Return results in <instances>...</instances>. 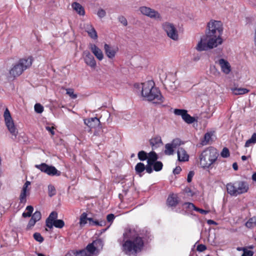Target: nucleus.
I'll list each match as a JSON object with an SVG mask.
<instances>
[{
    "label": "nucleus",
    "mask_w": 256,
    "mask_h": 256,
    "mask_svg": "<svg viewBox=\"0 0 256 256\" xmlns=\"http://www.w3.org/2000/svg\"><path fill=\"white\" fill-rule=\"evenodd\" d=\"M72 8L80 16H84L85 14V11L84 7L79 3L74 2L72 4Z\"/></svg>",
    "instance_id": "22"
},
{
    "label": "nucleus",
    "mask_w": 256,
    "mask_h": 256,
    "mask_svg": "<svg viewBox=\"0 0 256 256\" xmlns=\"http://www.w3.org/2000/svg\"><path fill=\"white\" fill-rule=\"evenodd\" d=\"M163 166V164L161 162L156 161L154 165V170L156 172L160 170Z\"/></svg>",
    "instance_id": "37"
},
{
    "label": "nucleus",
    "mask_w": 256,
    "mask_h": 256,
    "mask_svg": "<svg viewBox=\"0 0 256 256\" xmlns=\"http://www.w3.org/2000/svg\"><path fill=\"white\" fill-rule=\"evenodd\" d=\"M145 170V166L142 162H138L135 166L136 173L140 176H142L141 173Z\"/></svg>",
    "instance_id": "26"
},
{
    "label": "nucleus",
    "mask_w": 256,
    "mask_h": 256,
    "mask_svg": "<svg viewBox=\"0 0 256 256\" xmlns=\"http://www.w3.org/2000/svg\"><path fill=\"white\" fill-rule=\"evenodd\" d=\"M167 204L169 206H176L178 204V197L176 195H170L167 199Z\"/></svg>",
    "instance_id": "23"
},
{
    "label": "nucleus",
    "mask_w": 256,
    "mask_h": 256,
    "mask_svg": "<svg viewBox=\"0 0 256 256\" xmlns=\"http://www.w3.org/2000/svg\"><path fill=\"white\" fill-rule=\"evenodd\" d=\"M177 154L178 160L180 162H186L188 160L189 156L183 148H178Z\"/></svg>",
    "instance_id": "19"
},
{
    "label": "nucleus",
    "mask_w": 256,
    "mask_h": 256,
    "mask_svg": "<svg viewBox=\"0 0 256 256\" xmlns=\"http://www.w3.org/2000/svg\"><path fill=\"white\" fill-rule=\"evenodd\" d=\"M232 90L235 95L244 94L249 92V90L246 88H232Z\"/></svg>",
    "instance_id": "25"
},
{
    "label": "nucleus",
    "mask_w": 256,
    "mask_h": 256,
    "mask_svg": "<svg viewBox=\"0 0 256 256\" xmlns=\"http://www.w3.org/2000/svg\"><path fill=\"white\" fill-rule=\"evenodd\" d=\"M24 70L20 66V65L18 62L10 69V74L13 77H16L20 76L24 72Z\"/></svg>",
    "instance_id": "18"
},
{
    "label": "nucleus",
    "mask_w": 256,
    "mask_h": 256,
    "mask_svg": "<svg viewBox=\"0 0 256 256\" xmlns=\"http://www.w3.org/2000/svg\"><path fill=\"white\" fill-rule=\"evenodd\" d=\"M75 256H89L88 254L86 253V250H83L79 252H78L76 254H75Z\"/></svg>",
    "instance_id": "56"
},
{
    "label": "nucleus",
    "mask_w": 256,
    "mask_h": 256,
    "mask_svg": "<svg viewBox=\"0 0 256 256\" xmlns=\"http://www.w3.org/2000/svg\"><path fill=\"white\" fill-rule=\"evenodd\" d=\"M182 169L180 166H176L173 171V172L175 174H177L180 173L181 172Z\"/></svg>",
    "instance_id": "61"
},
{
    "label": "nucleus",
    "mask_w": 256,
    "mask_h": 256,
    "mask_svg": "<svg viewBox=\"0 0 256 256\" xmlns=\"http://www.w3.org/2000/svg\"><path fill=\"white\" fill-rule=\"evenodd\" d=\"M84 123L90 128H96L101 125L100 120L96 117L84 119Z\"/></svg>",
    "instance_id": "16"
},
{
    "label": "nucleus",
    "mask_w": 256,
    "mask_h": 256,
    "mask_svg": "<svg viewBox=\"0 0 256 256\" xmlns=\"http://www.w3.org/2000/svg\"><path fill=\"white\" fill-rule=\"evenodd\" d=\"M88 221L90 225V226H102L105 224V221L104 220H100L98 221L96 220H94L92 218H88Z\"/></svg>",
    "instance_id": "28"
},
{
    "label": "nucleus",
    "mask_w": 256,
    "mask_h": 256,
    "mask_svg": "<svg viewBox=\"0 0 256 256\" xmlns=\"http://www.w3.org/2000/svg\"><path fill=\"white\" fill-rule=\"evenodd\" d=\"M66 94L72 98H76L77 95L74 94V90L72 88H66Z\"/></svg>",
    "instance_id": "44"
},
{
    "label": "nucleus",
    "mask_w": 256,
    "mask_h": 256,
    "mask_svg": "<svg viewBox=\"0 0 256 256\" xmlns=\"http://www.w3.org/2000/svg\"><path fill=\"white\" fill-rule=\"evenodd\" d=\"M214 134L212 132H208L205 134L204 138L201 141V144L202 146H205L210 144L212 141V136Z\"/></svg>",
    "instance_id": "24"
},
{
    "label": "nucleus",
    "mask_w": 256,
    "mask_h": 256,
    "mask_svg": "<svg viewBox=\"0 0 256 256\" xmlns=\"http://www.w3.org/2000/svg\"><path fill=\"white\" fill-rule=\"evenodd\" d=\"M41 213L39 211H36L35 212L32 214V218L35 220L36 222L38 221L41 218Z\"/></svg>",
    "instance_id": "45"
},
{
    "label": "nucleus",
    "mask_w": 256,
    "mask_h": 256,
    "mask_svg": "<svg viewBox=\"0 0 256 256\" xmlns=\"http://www.w3.org/2000/svg\"><path fill=\"white\" fill-rule=\"evenodd\" d=\"M223 32L222 23L219 20H210L207 24L206 35L201 38L196 48L198 51L207 50L222 43L221 36Z\"/></svg>",
    "instance_id": "1"
},
{
    "label": "nucleus",
    "mask_w": 256,
    "mask_h": 256,
    "mask_svg": "<svg viewBox=\"0 0 256 256\" xmlns=\"http://www.w3.org/2000/svg\"><path fill=\"white\" fill-rule=\"evenodd\" d=\"M34 108L35 112L38 114H41L44 111V107L40 104H36Z\"/></svg>",
    "instance_id": "40"
},
{
    "label": "nucleus",
    "mask_w": 256,
    "mask_h": 256,
    "mask_svg": "<svg viewBox=\"0 0 256 256\" xmlns=\"http://www.w3.org/2000/svg\"><path fill=\"white\" fill-rule=\"evenodd\" d=\"M139 10L140 13L150 18L156 20H162V16L156 10L150 7L142 6L139 8Z\"/></svg>",
    "instance_id": "9"
},
{
    "label": "nucleus",
    "mask_w": 256,
    "mask_h": 256,
    "mask_svg": "<svg viewBox=\"0 0 256 256\" xmlns=\"http://www.w3.org/2000/svg\"><path fill=\"white\" fill-rule=\"evenodd\" d=\"M52 224V226H54L56 228H62L64 226V222L62 220H56Z\"/></svg>",
    "instance_id": "33"
},
{
    "label": "nucleus",
    "mask_w": 256,
    "mask_h": 256,
    "mask_svg": "<svg viewBox=\"0 0 256 256\" xmlns=\"http://www.w3.org/2000/svg\"><path fill=\"white\" fill-rule=\"evenodd\" d=\"M182 142L179 138L174 139L170 143V144L174 148H176L180 146Z\"/></svg>",
    "instance_id": "42"
},
{
    "label": "nucleus",
    "mask_w": 256,
    "mask_h": 256,
    "mask_svg": "<svg viewBox=\"0 0 256 256\" xmlns=\"http://www.w3.org/2000/svg\"><path fill=\"white\" fill-rule=\"evenodd\" d=\"M97 14L100 18H104L106 16V12L104 9L100 8L98 10L97 12Z\"/></svg>",
    "instance_id": "50"
},
{
    "label": "nucleus",
    "mask_w": 256,
    "mask_h": 256,
    "mask_svg": "<svg viewBox=\"0 0 256 256\" xmlns=\"http://www.w3.org/2000/svg\"><path fill=\"white\" fill-rule=\"evenodd\" d=\"M194 172L193 171H190L188 174L187 177V181L188 182H190L192 180V178L194 176Z\"/></svg>",
    "instance_id": "55"
},
{
    "label": "nucleus",
    "mask_w": 256,
    "mask_h": 256,
    "mask_svg": "<svg viewBox=\"0 0 256 256\" xmlns=\"http://www.w3.org/2000/svg\"><path fill=\"white\" fill-rule=\"evenodd\" d=\"M232 168L235 170H238V166L236 162H234L232 164Z\"/></svg>",
    "instance_id": "63"
},
{
    "label": "nucleus",
    "mask_w": 256,
    "mask_h": 256,
    "mask_svg": "<svg viewBox=\"0 0 256 256\" xmlns=\"http://www.w3.org/2000/svg\"><path fill=\"white\" fill-rule=\"evenodd\" d=\"M226 187L228 193L232 196H237L246 193L249 189L248 182L242 180L228 183Z\"/></svg>",
    "instance_id": "5"
},
{
    "label": "nucleus",
    "mask_w": 256,
    "mask_h": 256,
    "mask_svg": "<svg viewBox=\"0 0 256 256\" xmlns=\"http://www.w3.org/2000/svg\"><path fill=\"white\" fill-rule=\"evenodd\" d=\"M88 34L94 40H96L98 38V36L94 28L91 30Z\"/></svg>",
    "instance_id": "39"
},
{
    "label": "nucleus",
    "mask_w": 256,
    "mask_h": 256,
    "mask_svg": "<svg viewBox=\"0 0 256 256\" xmlns=\"http://www.w3.org/2000/svg\"><path fill=\"white\" fill-rule=\"evenodd\" d=\"M138 159L142 161H144L148 158L146 152L143 150L138 152Z\"/></svg>",
    "instance_id": "36"
},
{
    "label": "nucleus",
    "mask_w": 256,
    "mask_h": 256,
    "mask_svg": "<svg viewBox=\"0 0 256 256\" xmlns=\"http://www.w3.org/2000/svg\"><path fill=\"white\" fill-rule=\"evenodd\" d=\"M148 158L151 159L153 162H156L158 158L156 154L154 152H151L148 154Z\"/></svg>",
    "instance_id": "47"
},
{
    "label": "nucleus",
    "mask_w": 256,
    "mask_h": 256,
    "mask_svg": "<svg viewBox=\"0 0 256 256\" xmlns=\"http://www.w3.org/2000/svg\"><path fill=\"white\" fill-rule=\"evenodd\" d=\"M115 218V216L112 214H108L106 216V220L109 222H112Z\"/></svg>",
    "instance_id": "54"
},
{
    "label": "nucleus",
    "mask_w": 256,
    "mask_h": 256,
    "mask_svg": "<svg viewBox=\"0 0 256 256\" xmlns=\"http://www.w3.org/2000/svg\"><path fill=\"white\" fill-rule=\"evenodd\" d=\"M35 167L50 176H59L60 175V172L52 166H48L45 163H42L40 164H36Z\"/></svg>",
    "instance_id": "8"
},
{
    "label": "nucleus",
    "mask_w": 256,
    "mask_h": 256,
    "mask_svg": "<svg viewBox=\"0 0 256 256\" xmlns=\"http://www.w3.org/2000/svg\"><path fill=\"white\" fill-rule=\"evenodd\" d=\"M220 156L224 158H228L230 156L228 149L227 148H224L220 153Z\"/></svg>",
    "instance_id": "43"
},
{
    "label": "nucleus",
    "mask_w": 256,
    "mask_h": 256,
    "mask_svg": "<svg viewBox=\"0 0 256 256\" xmlns=\"http://www.w3.org/2000/svg\"><path fill=\"white\" fill-rule=\"evenodd\" d=\"M46 129L48 132H50L52 136H54L55 134L54 131V127H52V126L50 127V126H47L46 127Z\"/></svg>",
    "instance_id": "58"
},
{
    "label": "nucleus",
    "mask_w": 256,
    "mask_h": 256,
    "mask_svg": "<svg viewBox=\"0 0 256 256\" xmlns=\"http://www.w3.org/2000/svg\"><path fill=\"white\" fill-rule=\"evenodd\" d=\"M206 249V247L205 245L202 244H198L197 246L196 250L200 252H202Z\"/></svg>",
    "instance_id": "53"
},
{
    "label": "nucleus",
    "mask_w": 256,
    "mask_h": 256,
    "mask_svg": "<svg viewBox=\"0 0 256 256\" xmlns=\"http://www.w3.org/2000/svg\"><path fill=\"white\" fill-rule=\"evenodd\" d=\"M219 154L213 147H209L204 150L200 155V164L204 168H212L216 161Z\"/></svg>",
    "instance_id": "4"
},
{
    "label": "nucleus",
    "mask_w": 256,
    "mask_h": 256,
    "mask_svg": "<svg viewBox=\"0 0 256 256\" xmlns=\"http://www.w3.org/2000/svg\"><path fill=\"white\" fill-rule=\"evenodd\" d=\"M244 253L242 256H252L254 252L252 250H248L246 248H243Z\"/></svg>",
    "instance_id": "52"
},
{
    "label": "nucleus",
    "mask_w": 256,
    "mask_h": 256,
    "mask_svg": "<svg viewBox=\"0 0 256 256\" xmlns=\"http://www.w3.org/2000/svg\"><path fill=\"white\" fill-rule=\"evenodd\" d=\"M32 56H28L20 58L18 62L20 65V66L24 70H25L32 66Z\"/></svg>",
    "instance_id": "17"
},
{
    "label": "nucleus",
    "mask_w": 256,
    "mask_h": 256,
    "mask_svg": "<svg viewBox=\"0 0 256 256\" xmlns=\"http://www.w3.org/2000/svg\"><path fill=\"white\" fill-rule=\"evenodd\" d=\"M58 218V214L56 212H52L49 215L48 217L46 218V226L49 228H52V224Z\"/></svg>",
    "instance_id": "20"
},
{
    "label": "nucleus",
    "mask_w": 256,
    "mask_h": 256,
    "mask_svg": "<svg viewBox=\"0 0 256 256\" xmlns=\"http://www.w3.org/2000/svg\"><path fill=\"white\" fill-rule=\"evenodd\" d=\"M88 48L98 60H102L104 58V54L102 50L95 44L90 43L88 45Z\"/></svg>",
    "instance_id": "14"
},
{
    "label": "nucleus",
    "mask_w": 256,
    "mask_h": 256,
    "mask_svg": "<svg viewBox=\"0 0 256 256\" xmlns=\"http://www.w3.org/2000/svg\"><path fill=\"white\" fill-rule=\"evenodd\" d=\"M30 184V182L26 181L22 186V190L20 195V204H24L26 202V196L30 194V190L28 186Z\"/></svg>",
    "instance_id": "11"
},
{
    "label": "nucleus",
    "mask_w": 256,
    "mask_h": 256,
    "mask_svg": "<svg viewBox=\"0 0 256 256\" xmlns=\"http://www.w3.org/2000/svg\"><path fill=\"white\" fill-rule=\"evenodd\" d=\"M150 143L152 148H157L162 144L161 137L160 136L152 138L150 140Z\"/></svg>",
    "instance_id": "21"
},
{
    "label": "nucleus",
    "mask_w": 256,
    "mask_h": 256,
    "mask_svg": "<svg viewBox=\"0 0 256 256\" xmlns=\"http://www.w3.org/2000/svg\"><path fill=\"white\" fill-rule=\"evenodd\" d=\"M142 86V94L148 100H156V103L162 102L163 96L160 90L154 87L153 81L148 80L141 84Z\"/></svg>",
    "instance_id": "3"
},
{
    "label": "nucleus",
    "mask_w": 256,
    "mask_h": 256,
    "mask_svg": "<svg viewBox=\"0 0 256 256\" xmlns=\"http://www.w3.org/2000/svg\"><path fill=\"white\" fill-rule=\"evenodd\" d=\"M187 110L182 109H175L174 110V114L176 116H180L182 118Z\"/></svg>",
    "instance_id": "41"
},
{
    "label": "nucleus",
    "mask_w": 256,
    "mask_h": 256,
    "mask_svg": "<svg viewBox=\"0 0 256 256\" xmlns=\"http://www.w3.org/2000/svg\"><path fill=\"white\" fill-rule=\"evenodd\" d=\"M246 226L248 228H252L256 226V216L250 218L246 223Z\"/></svg>",
    "instance_id": "32"
},
{
    "label": "nucleus",
    "mask_w": 256,
    "mask_h": 256,
    "mask_svg": "<svg viewBox=\"0 0 256 256\" xmlns=\"http://www.w3.org/2000/svg\"><path fill=\"white\" fill-rule=\"evenodd\" d=\"M33 236L34 240L39 242H42L44 240L43 237L39 232H35Z\"/></svg>",
    "instance_id": "38"
},
{
    "label": "nucleus",
    "mask_w": 256,
    "mask_h": 256,
    "mask_svg": "<svg viewBox=\"0 0 256 256\" xmlns=\"http://www.w3.org/2000/svg\"><path fill=\"white\" fill-rule=\"evenodd\" d=\"M104 48L106 54L110 59H113L118 51L117 47L112 46L107 44H104Z\"/></svg>",
    "instance_id": "13"
},
{
    "label": "nucleus",
    "mask_w": 256,
    "mask_h": 256,
    "mask_svg": "<svg viewBox=\"0 0 256 256\" xmlns=\"http://www.w3.org/2000/svg\"><path fill=\"white\" fill-rule=\"evenodd\" d=\"M184 206H186V208L190 210H194L196 208V206L191 202H185L184 204Z\"/></svg>",
    "instance_id": "49"
},
{
    "label": "nucleus",
    "mask_w": 256,
    "mask_h": 256,
    "mask_svg": "<svg viewBox=\"0 0 256 256\" xmlns=\"http://www.w3.org/2000/svg\"><path fill=\"white\" fill-rule=\"evenodd\" d=\"M84 28H85V30H86V32L88 33L91 30L94 28L93 27V26L91 24H86V26H84Z\"/></svg>",
    "instance_id": "57"
},
{
    "label": "nucleus",
    "mask_w": 256,
    "mask_h": 256,
    "mask_svg": "<svg viewBox=\"0 0 256 256\" xmlns=\"http://www.w3.org/2000/svg\"><path fill=\"white\" fill-rule=\"evenodd\" d=\"M118 20L124 26H126L128 25L127 20L124 16H118Z\"/></svg>",
    "instance_id": "48"
},
{
    "label": "nucleus",
    "mask_w": 256,
    "mask_h": 256,
    "mask_svg": "<svg viewBox=\"0 0 256 256\" xmlns=\"http://www.w3.org/2000/svg\"><path fill=\"white\" fill-rule=\"evenodd\" d=\"M145 170L146 172L148 174H151L153 171L152 168V166L146 165L145 166Z\"/></svg>",
    "instance_id": "60"
},
{
    "label": "nucleus",
    "mask_w": 256,
    "mask_h": 256,
    "mask_svg": "<svg viewBox=\"0 0 256 256\" xmlns=\"http://www.w3.org/2000/svg\"><path fill=\"white\" fill-rule=\"evenodd\" d=\"M96 130L94 133V135L96 136H100L102 134L103 131L102 130V127L101 125L99 127H97L96 128Z\"/></svg>",
    "instance_id": "46"
},
{
    "label": "nucleus",
    "mask_w": 256,
    "mask_h": 256,
    "mask_svg": "<svg viewBox=\"0 0 256 256\" xmlns=\"http://www.w3.org/2000/svg\"><path fill=\"white\" fill-rule=\"evenodd\" d=\"M123 236L124 242L122 244V250L126 254L136 255L142 251L144 246V240L134 230H126Z\"/></svg>",
    "instance_id": "2"
},
{
    "label": "nucleus",
    "mask_w": 256,
    "mask_h": 256,
    "mask_svg": "<svg viewBox=\"0 0 256 256\" xmlns=\"http://www.w3.org/2000/svg\"><path fill=\"white\" fill-rule=\"evenodd\" d=\"M162 28L168 38L175 41L178 40V32L174 24L165 22L162 24Z\"/></svg>",
    "instance_id": "7"
},
{
    "label": "nucleus",
    "mask_w": 256,
    "mask_h": 256,
    "mask_svg": "<svg viewBox=\"0 0 256 256\" xmlns=\"http://www.w3.org/2000/svg\"><path fill=\"white\" fill-rule=\"evenodd\" d=\"M156 162H153L151 159L148 158L147 160V163L148 166H154V164Z\"/></svg>",
    "instance_id": "62"
},
{
    "label": "nucleus",
    "mask_w": 256,
    "mask_h": 256,
    "mask_svg": "<svg viewBox=\"0 0 256 256\" xmlns=\"http://www.w3.org/2000/svg\"><path fill=\"white\" fill-rule=\"evenodd\" d=\"M87 215L86 212H83L80 216L79 224L82 228L87 223V220H88L89 218L87 217Z\"/></svg>",
    "instance_id": "27"
},
{
    "label": "nucleus",
    "mask_w": 256,
    "mask_h": 256,
    "mask_svg": "<svg viewBox=\"0 0 256 256\" xmlns=\"http://www.w3.org/2000/svg\"><path fill=\"white\" fill-rule=\"evenodd\" d=\"M4 119L6 125L8 130L10 132V134L12 136H14L16 138L18 134V130L16 128L8 108H6L5 110L4 114Z\"/></svg>",
    "instance_id": "6"
},
{
    "label": "nucleus",
    "mask_w": 256,
    "mask_h": 256,
    "mask_svg": "<svg viewBox=\"0 0 256 256\" xmlns=\"http://www.w3.org/2000/svg\"><path fill=\"white\" fill-rule=\"evenodd\" d=\"M26 210H27V212H24L22 214L24 218L30 217L34 210V208L32 206H28L26 208Z\"/></svg>",
    "instance_id": "34"
},
{
    "label": "nucleus",
    "mask_w": 256,
    "mask_h": 256,
    "mask_svg": "<svg viewBox=\"0 0 256 256\" xmlns=\"http://www.w3.org/2000/svg\"><path fill=\"white\" fill-rule=\"evenodd\" d=\"M102 241L98 239L93 242L92 243L88 244L85 250L88 254L90 256L91 254H93L98 246L102 247Z\"/></svg>",
    "instance_id": "12"
},
{
    "label": "nucleus",
    "mask_w": 256,
    "mask_h": 256,
    "mask_svg": "<svg viewBox=\"0 0 256 256\" xmlns=\"http://www.w3.org/2000/svg\"><path fill=\"white\" fill-rule=\"evenodd\" d=\"M36 221L35 220H34L32 218L30 219V220H29L28 222V224L27 225V226H26V230H28L32 228V227L33 226H34V225L36 223Z\"/></svg>",
    "instance_id": "51"
},
{
    "label": "nucleus",
    "mask_w": 256,
    "mask_h": 256,
    "mask_svg": "<svg viewBox=\"0 0 256 256\" xmlns=\"http://www.w3.org/2000/svg\"><path fill=\"white\" fill-rule=\"evenodd\" d=\"M48 194L50 197H52L56 194V190L53 185L50 184L48 186Z\"/></svg>",
    "instance_id": "35"
},
{
    "label": "nucleus",
    "mask_w": 256,
    "mask_h": 256,
    "mask_svg": "<svg viewBox=\"0 0 256 256\" xmlns=\"http://www.w3.org/2000/svg\"><path fill=\"white\" fill-rule=\"evenodd\" d=\"M65 256H75V254L72 252H68L66 254Z\"/></svg>",
    "instance_id": "64"
},
{
    "label": "nucleus",
    "mask_w": 256,
    "mask_h": 256,
    "mask_svg": "<svg viewBox=\"0 0 256 256\" xmlns=\"http://www.w3.org/2000/svg\"><path fill=\"white\" fill-rule=\"evenodd\" d=\"M184 120L187 124H192L195 121V118L194 117L191 116L186 112L183 118H182Z\"/></svg>",
    "instance_id": "31"
},
{
    "label": "nucleus",
    "mask_w": 256,
    "mask_h": 256,
    "mask_svg": "<svg viewBox=\"0 0 256 256\" xmlns=\"http://www.w3.org/2000/svg\"><path fill=\"white\" fill-rule=\"evenodd\" d=\"M85 63L91 68L94 69L96 66L94 56L88 50H84L82 54Z\"/></svg>",
    "instance_id": "10"
},
{
    "label": "nucleus",
    "mask_w": 256,
    "mask_h": 256,
    "mask_svg": "<svg viewBox=\"0 0 256 256\" xmlns=\"http://www.w3.org/2000/svg\"><path fill=\"white\" fill-rule=\"evenodd\" d=\"M256 143V133H254L251 138L246 141L244 146L246 148L249 147L251 144H254Z\"/></svg>",
    "instance_id": "29"
},
{
    "label": "nucleus",
    "mask_w": 256,
    "mask_h": 256,
    "mask_svg": "<svg viewBox=\"0 0 256 256\" xmlns=\"http://www.w3.org/2000/svg\"><path fill=\"white\" fill-rule=\"evenodd\" d=\"M174 148L173 146L170 144H166L165 145V150L164 154L166 155H172L174 154Z\"/></svg>",
    "instance_id": "30"
},
{
    "label": "nucleus",
    "mask_w": 256,
    "mask_h": 256,
    "mask_svg": "<svg viewBox=\"0 0 256 256\" xmlns=\"http://www.w3.org/2000/svg\"><path fill=\"white\" fill-rule=\"evenodd\" d=\"M195 210L196 211V212H198L200 214H206L208 213V211L206 210H202V209H201V208H198L197 207H196V208L195 209Z\"/></svg>",
    "instance_id": "59"
},
{
    "label": "nucleus",
    "mask_w": 256,
    "mask_h": 256,
    "mask_svg": "<svg viewBox=\"0 0 256 256\" xmlns=\"http://www.w3.org/2000/svg\"><path fill=\"white\" fill-rule=\"evenodd\" d=\"M218 63L220 68L222 71L225 74H228L231 71V66L228 61L224 58H220L218 61L216 62Z\"/></svg>",
    "instance_id": "15"
}]
</instances>
